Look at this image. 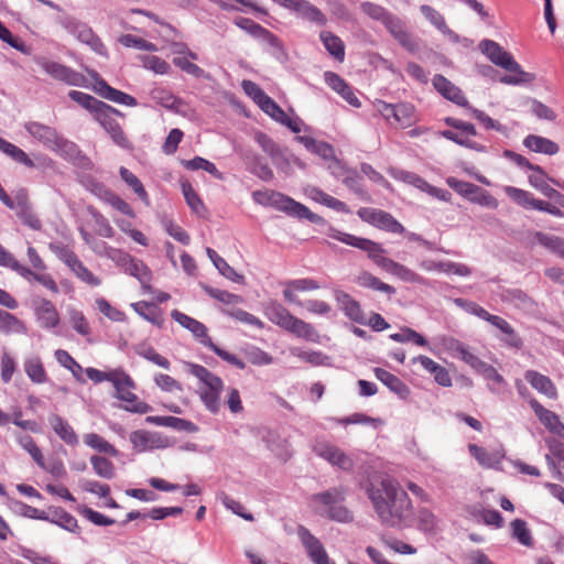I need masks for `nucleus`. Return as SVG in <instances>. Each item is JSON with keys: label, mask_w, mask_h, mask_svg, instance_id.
I'll use <instances>...</instances> for the list:
<instances>
[{"label": "nucleus", "mask_w": 564, "mask_h": 564, "mask_svg": "<svg viewBox=\"0 0 564 564\" xmlns=\"http://www.w3.org/2000/svg\"><path fill=\"white\" fill-rule=\"evenodd\" d=\"M0 332L4 334H24L26 332V327L17 316L7 311L0 310Z\"/></svg>", "instance_id": "obj_44"}, {"label": "nucleus", "mask_w": 564, "mask_h": 564, "mask_svg": "<svg viewBox=\"0 0 564 564\" xmlns=\"http://www.w3.org/2000/svg\"><path fill=\"white\" fill-rule=\"evenodd\" d=\"M145 422L149 424L166 426L176 431H184L187 433H196L198 431V426L193 422L176 416L151 415L147 416Z\"/></svg>", "instance_id": "obj_24"}, {"label": "nucleus", "mask_w": 564, "mask_h": 564, "mask_svg": "<svg viewBox=\"0 0 564 564\" xmlns=\"http://www.w3.org/2000/svg\"><path fill=\"white\" fill-rule=\"evenodd\" d=\"M119 172L121 178L133 189L139 198L145 203H149V195L141 181L131 171L123 166L120 167Z\"/></svg>", "instance_id": "obj_53"}, {"label": "nucleus", "mask_w": 564, "mask_h": 564, "mask_svg": "<svg viewBox=\"0 0 564 564\" xmlns=\"http://www.w3.org/2000/svg\"><path fill=\"white\" fill-rule=\"evenodd\" d=\"M84 443L99 453L108 454L112 457H117L119 455L118 449L97 433H88L84 435Z\"/></svg>", "instance_id": "obj_43"}, {"label": "nucleus", "mask_w": 564, "mask_h": 564, "mask_svg": "<svg viewBox=\"0 0 564 564\" xmlns=\"http://www.w3.org/2000/svg\"><path fill=\"white\" fill-rule=\"evenodd\" d=\"M69 98L82 106L83 108L90 110L94 116L98 111V109L101 108V105H104V101H100L93 97L91 95L78 91V90H70L68 94Z\"/></svg>", "instance_id": "obj_49"}, {"label": "nucleus", "mask_w": 564, "mask_h": 564, "mask_svg": "<svg viewBox=\"0 0 564 564\" xmlns=\"http://www.w3.org/2000/svg\"><path fill=\"white\" fill-rule=\"evenodd\" d=\"M551 455L545 456V460L550 468L556 470L557 478H562V473L556 469L553 457L560 462H564V444L557 440L551 438L546 441Z\"/></svg>", "instance_id": "obj_52"}, {"label": "nucleus", "mask_w": 564, "mask_h": 564, "mask_svg": "<svg viewBox=\"0 0 564 564\" xmlns=\"http://www.w3.org/2000/svg\"><path fill=\"white\" fill-rule=\"evenodd\" d=\"M361 12L369 19L382 23L391 13L387 8L371 1H362L360 3Z\"/></svg>", "instance_id": "obj_51"}, {"label": "nucleus", "mask_w": 564, "mask_h": 564, "mask_svg": "<svg viewBox=\"0 0 564 564\" xmlns=\"http://www.w3.org/2000/svg\"><path fill=\"white\" fill-rule=\"evenodd\" d=\"M96 305L100 313H102L110 321L118 323L126 321V314L122 311L113 307L106 299L98 297L96 300Z\"/></svg>", "instance_id": "obj_61"}, {"label": "nucleus", "mask_w": 564, "mask_h": 564, "mask_svg": "<svg viewBox=\"0 0 564 564\" xmlns=\"http://www.w3.org/2000/svg\"><path fill=\"white\" fill-rule=\"evenodd\" d=\"M479 47L481 52L497 66H500L511 73H522L521 66L514 61L512 55L497 42L484 40L480 42Z\"/></svg>", "instance_id": "obj_14"}, {"label": "nucleus", "mask_w": 564, "mask_h": 564, "mask_svg": "<svg viewBox=\"0 0 564 564\" xmlns=\"http://www.w3.org/2000/svg\"><path fill=\"white\" fill-rule=\"evenodd\" d=\"M313 451L317 456L343 470L349 471L354 468L352 458L334 444L325 441L316 442Z\"/></svg>", "instance_id": "obj_15"}, {"label": "nucleus", "mask_w": 564, "mask_h": 564, "mask_svg": "<svg viewBox=\"0 0 564 564\" xmlns=\"http://www.w3.org/2000/svg\"><path fill=\"white\" fill-rule=\"evenodd\" d=\"M131 307L145 321L161 327L163 325V316L161 310L153 303L140 301L131 304Z\"/></svg>", "instance_id": "obj_33"}, {"label": "nucleus", "mask_w": 564, "mask_h": 564, "mask_svg": "<svg viewBox=\"0 0 564 564\" xmlns=\"http://www.w3.org/2000/svg\"><path fill=\"white\" fill-rule=\"evenodd\" d=\"M119 43L126 47H134L141 51L155 52L158 50L154 43L132 34L121 35L119 37Z\"/></svg>", "instance_id": "obj_56"}, {"label": "nucleus", "mask_w": 564, "mask_h": 564, "mask_svg": "<svg viewBox=\"0 0 564 564\" xmlns=\"http://www.w3.org/2000/svg\"><path fill=\"white\" fill-rule=\"evenodd\" d=\"M171 317L178 323L182 327L186 328L192 335L205 347L215 352L224 361L235 366L238 369H245L246 364L234 354H230L217 345H215L212 338L208 336L207 327L199 321L177 311L171 312Z\"/></svg>", "instance_id": "obj_3"}, {"label": "nucleus", "mask_w": 564, "mask_h": 564, "mask_svg": "<svg viewBox=\"0 0 564 564\" xmlns=\"http://www.w3.org/2000/svg\"><path fill=\"white\" fill-rule=\"evenodd\" d=\"M415 520L417 522V528L425 532H433L437 527V519L435 514L427 508H420Z\"/></svg>", "instance_id": "obj_57"}, {"label": "nucleus", "mask_w": 564, "mask_h": 564, "mask_svg": "<svg viewBox=\"0 0 564 564\" xmlns=\"http://www.w3.org/2000/svg\"><path fill=\"white\" fill-rule=\"evenodd\" d=\"M433 86L443 97L456 105L463 107L468 105V101L462 90L443 75L437 74L434 76Z\"/></svg>", "instance_id": "obj_22"}, {"label": "nucleus", "mask_w": 564, "mask_h": 564, "mask_svg": "<svg viewBox=\"0 0 564 564\" xmlns=\"http://www.w3.org/2000/svg\"><path fill=\"white\" fill-rule=\"evenodd\" d=\"M335 300L339 306V308L345 313V315L359 324L366 323V316L358 301H356L350 294L337 290L334 293Z\"/></svg>", "instance_id": "obj_19"}, {"label": "nucleus", "mask_w": 564, "mask_h": 564, "mask_svg": "<svg viewBox=\"0 0 564 564\" xmlns=\"http://www.w3.org/2000/svg\"><path fill=\"white\" fill-rule=\"evenodd\" d=\"M24 128L34 139L52 151L64 150L68 145V141L50 126L30 121L24 124Z\"/></svg>", "instance_id": "obj_13"}, {"label": "nucleus", "mask_w": 564, "mask_h": 564, "mask_svg": "<svg viewBox=\"0 0 564 564\" xmlns=\"http://www.w3.org/2000/svg\"><path fill=\"white\" fill-rule=\"evenodd\" d=\"M420 267L425 271H437L446 274L468 276L471 273L469 267L452 261L423 260Z\"/></svg>", "instance_id": "obj_21"}, {"label": "nucleus", "mask_w": 564, "mask_h": 564, "mask_svg": "<svg viewBox=\"0 0 564 564\" xmlns=\"http://www.w3.org/2000/svg\"><path fill=\"white\" fill-rule=\"evenodd\" d=\"M356 282L360 286L380 291L387 294L395 293V289L393 286L382 282L379 278L375 276L373 274L367 271L360 272L356 279Z\"/></svg>", "instance_id": "obj_40"}, {"label": "nucleus", "mask_w": 564, "mask_h": 564, "mask_svg": "<svg viewBox=\"0 0 564 564\" xmlns=\"http://www.w3.org/2000/svg\"><path fill=\"white\" fill-rule=\"evenodd\" d=\"M35 314L41 325L45 328H54L59 323V315L54 304L41 299L35 307Z\"/></svg>", "instance_id": "obj_25"}, {"label": "nucleus", "mask_w": 564, "mask_h": 564, "mask_svg": "<svg viewBox=\"0 0 564 564\" xmlns=\"http://www.w3.org/2000/svg\"><path fill=\"white\" fill-rule=\"evenodd\" d=\"M373 108L389 124L401 129L409 128L417 121L415 107L410 102L389 104L376 99Z\"/></svg>", "instance_id": "obj_8"}, {"label": "nucleus", "mask_w": 564, "mask_h": 564, "mask_svg": "<svg viewBox=\"0 0 564 564\" xmlns=\"http://www.w3.org/2000/svg\"><path fill=\"white\" fill-rule=\"evenodd\" d=\"M51 250L63 261L69 270L82 282L89 286L96 288L101 284L100 278L95 275L77 257V254L66 246H50Z\"/></svg>", "instance_id": "obj_9"}, {"label": "nucleus", "mask_w": 564, "mask_h": 564, "mask_svg": "<svg viewBox=\"0 0 564 564\" xmlns=\"http://www.w3.org/2000/svg\"><path fill=\"white\" fill-rule=\"evenodd\" d=\"M387 31L391 34V36L398 41V43L403 46L409 52H416L419 48V44L416 40L412 36V34L408 31L404 22L393 14L392 12L388 15V18L382 22Z\"/></svg>", "instance_id": "obj_16"}, {"label": "nucleus", "mask_w": 564, "mask_h": 564, "mask_svg": "<svg viewBox=\"0 0 564 564\" xmlns=\"http://www.w3.org/2000/svg\"><path fill=\"white\" fill-rule=\"evenodd\" d=\"M357 215L362 221L368 223L380 230L398 235L405 232L404 226L386 210L361 207L357 210Z\"/></svg>", "instance_id": "obj_12"}, {"label": "nucleus", "mask_w": 564, "mask_h": 564, "mask_svg": "<svg viewBox=\"0 0 564 564\" xmlns=\"http://www.w3.org/2000/svg\"><path fill=\"white\" fill-rule=\"evenodd\" d=\"M43 68L48 75H51L56 80L63 82L70 86H87V78L83 74L65 65H62L56 62H45L43 64Z\"/></svg>", "instance_id": "obj_17"}, {"label": "nucleus", "mask_w": 564, "mask_h": 564, "mask_svg": "<svg viewBox=\"0 0 564 564\" xmlns=\"http://www.w3.org/2000/svg\"><path fill=\"white\" fill-rule=\"evenodd\" d=\"M366 492L380 522L389 528H410L415 522L414 507L398 480L383 477L369 481Z\"/></svg>", "instance_id": "obj_1"}, {"label": "nucleus", "mask_w": 564, "mask_h": 564, "mask_svg": "<svg viewBox=\"0 0 564 564\" xmlns=\"http://www.w3.org/2000/svg\"><path fill=\"white\" fill-rule=\"evenodd\" d=\"M327 236L345 245L351 246L354 248L367 252L368 258L371 259L376 265L381 268L383 271L398 276L402 281L411 283L424 282V279L416 272L386 257V250L379 242H376L368 238L357 237L355 235L344 232L335 228H329Z\"/></svg>", "instance_id": "obj_2"}, {"label": "nucleus", "mask_w": 564, "mask_h": 564, "mask_svg": "<svg viewBox=\"0 0 564 564\" xmlns=\"http://www.w3.org/2000/svg\"><path fill=\"white\" fill-rule=\"evenodd\" d=\"M248 361L254 366H265L273 362V357L259 347L251 346L245 349Z\"/></svg>", "instance_id": "obj_60"}, {"label": "nucleus", "mask_w": 564, "mask_h": 564, "mask_svg": "<svg viewBox=\"0 0 564 564\" xmlns=\"http://www.w3.org/2000/svg\"><path fill=\"white\" fill-rule=\"evenodd\" d=\"M445 123L457 129L459 132L444 130L441 132L443 138L478 152L485 151V147L482 144L473 140V138L477 135L476 128L473 123L453 117L445 118Z\"/></svg>", "instance_id": "obj_10"}, {"label": "nucleus", "mask_w": 564, "mask_h": 564, "mask_svg": "<svg viewBox=\"0 0 564 564\" xmlns=\"http://www.w3.org/2000/svg\"><path fill=\"white\" fill-rule=\"evenodd\" d=\"M204 291L213 299L225 303L227 305H237L241 304L243 302V299L241 295L230 293L225 290L215 289L208 285L204 286Z\"/></svg>", "instance_id": "obj_55"}, {"label": "nucleus", "mask_w": 564, "mask_h": 564, "mask_svg": "<svg viewBox=\"0 0 564 564\" xmlns=\"http://www.w3.org/2000/svg\"><path fill=\"white\" fill-rule=\"evenodd\" d=\"M299 535L313 563L322 560L325 555H327L321 541L314 536L306 528L300 527Z\"/></svg>", "instance_id": "obj_27"}, {"label": "nucleus", "mask_w": 564, "mask_h": 564, "mask_svg": "<svg viewBox=\"0 0 564 564\" xmlns=\"http://www.w3.org/2000/svg\"><path fill=\"white\" fill-rule=\"evenodd\" d=\"M206 253L221 275L232 282L243 283L245 276L230 267L214 249L206 248Z\"/></svg>", "instance_id": "obj_31"}, {"label": "nucleus", "mask_w": 564, "mask_h": 564, "mask_svg": "<svg viewBox=\"0 0 564 564\" xmlns=\"http://www.w3.org/2000/svg\"><path fill=\"white\" fill-rule=\"evenodd\" d=\"M529 404L540 422L551 431L560 420L558 415L544 408L535 398H530Z\"/></svg>", "instance_id": "obj_42"}, {"label": "nucleus", "mask_w": 564, "mask_h": 564, "mask_svg": "<svg viewBox=\"0 0 564 564\" xmlns=\"http://www.w3.org/2000/svg\"><path fill=\"white\" fill-rule=\"evenodd\" d=\"M112 384L116 390L115 397L122 401L121 408L124 411L137 414H147L152 411V406L134 393L135 382L127 372L120 370Z\"/></svg>", "instance_id": "obj_7"}, {"label": "nucleus", "mask_w": 564, "mask_h": 564, "mask_svg": "<svg viewBox=\"0 0 564 564\" xmlns=\"http://www.w3.org/2000/svg\"><path fill=\"white\" fill-rule=\"evenodd\" d=\"M373 371L376 378L387 386L392 392L402 399H406L410 395L409 387L395 375L382 368H375Z\"/></svg>", "instance_id": "obj_29"}, {"label": "nucleus", "mask_w": 564, "mask_h": 564, "mask_svg": "<svg viewBox=\"0 0 564 564\" xmlns=\"http://www.w3.org/2000/svg\"><path fill=\"white\" fill-rule=\"evenodd\" d=\"M0 151L28 167H34L33 160L19 147L0 137Z\"/></svg>", "instance_id": "obj_38"}, {"label": "nucleus", "mask_w": 564, "mask_h": 564, "mask_svg": "<svg viewBox=\"0 0 564 564\" xmlns=\"http://www.w3.org/2000/svg\"><path fill=\"white\" fill-rule=\"evenodd\" d=\"M191 375L200 382L199 398L205 408L216 414L220 410V393L224 390V381L218 376L210 372L206 367L197 364H186Z\"/></svg>", "instance_id": "obj_4"}, {"label": "nucleus", "mask_w": 564, "mask_h": 564, "mask_svg": "<svg viewBox=\"0 0 564 564\" xmlns=\"http://www.w3.org/2000/svg\"><path fill=\"white\" fill-rule=\"evenodd\" d=\"M512 535L525 546L532 545V536L525 521L516 519L511 522Z\"/></svg>", "instance_id": "obj_64"}, {"label": "nucleus", "mask_w": 564, "mask_h": 564, "mask_svg": "<svg viewBox=\"0 0 564 564\" xmlns=\"http://www.w3.org/2000/svg\"><path fill=\"white\" fill-rule=\"evenodd\" d=\"M524 379L530 386L539 393L544 394L549 399H557V389L554 382L545 375L540 373L536 370H527Z\"/></svg>", "instance_id": "obj_20"}, {"label": "nucleus", "mask_w": 564, "mask_h": 564, "mask_svg": "<svg viewBox=\"0 0 564 564\" xmlns=\"http://www.w3.org/2000/svg\"><path fill=\"white\" fill-rule=\"evenodd\" d=\"M90 464L94 471L101 478L112 479L116 475L113 463L104 456H91Z\"/></svg>", "instance_id": "obj_47"}, {"label": "nucleus", "mask_w": 564, "mask_h": 564, "mask_svg": "<svg viewBox=\"0 0 564 564\" xmlns=\"http://www.w3.org/2000/svg\"><path fill=\"white\" fill-rule=\"evenodd\" d=\"M187 56H177L173 58V64L182 69L183 72L194 76V77H202L204 75V70L196 64L192 63L191 59H197L198 56L196 53L188 51Z\"/></svg>", "instance_id": "obj_46"}, {"label": "nucleus", "mask_w": 564, "mask_h": 564, "mask_svg": "<svg viewBox=\"0 0 564 564\" xmlns=\"http://www.w3.org/2000/svg\"><path fill=\"white\" fill-rule=\"evenodd\" d=\"M54 355L57 362L62 367L68 369L78 382H85V379L83 377V367L70 356L68 351L64 349H57Z\"/></svg>", "instance_id": "obj_39"}, {"label": "nucleus", "mask_w": 564, "mask_h": 564, "mask_svg": "<svg viewBox=\"0 0 564 564\" xmlns=\"http://www.w3.org/2000/svg\"><path fill=\"white\" fill-rule=\"evenodd\" d=\"M299 535L313 563L322 560L325 555H327L321 541L314 536L306 528L300 527Z\"/></svg>", "instance_id": "obj_28"}, {"label": "nucleus", "mask_w": 564, "mask_h": 564, "mask_svg": "<svg viewBox=\"0 0 564 564\" xmlns=\"http://www.w3.org/2000/svg\"><path fill=\"white\" fill-rule=\"evenodd\" d=\"M19 445L26 451L39 467H44V456L30 435H20L17 438Z\"/></svg>", "instance_id": "obj_50"}, {"label": "nucleus", "mask_w": 564, "mask_h": 564, "mask_svg": "<svg viewBox=\"0 0 564 564\" xmlns=\"http://www.w3.org/2000/svg\"><path fill=\"white\" fill-rule=\"evenodd\" d=\"M341 174L337 176H341V182L352 192H355L359 197L365 200L369 199L368 193L364 189L361 185V176L358 174L356 170L352 169H341Z\"/></svg>", "instance_id": "obj_37"}, {"label": "nucleus", "mask_w": 564, "mask_h": 564, "mask_svg": "<svg viewBox=\"0 0 564 564\" xmlns=\"http://www.w3.org/2000/svg\"><path fill=\"white\" fill-rule=\"evenodd\" d=\"M468 200L489 209H496L499 205L498 199L495 196L478 185Z\"/></svg>", "instance_id": "obj_59"}, {"label": "nucleus", "mask_w": 564, "mask_h": 564, "mask_svg": "<svg viewBox=\"0 0 564 564\" xmlns=\"http://www.w3.org/2000/svg\"><path fill=\"white\" fill-rule=\"evenodd\" d=\"M346 492L344 487H335L313 495L312 500L330 509L332 506L345 501Z\"/></svg>", "instance_id": "obj_36"}, {"label": "nucleus", "mask_w": 564, "mask_h": 564, "mask_svg": "<svg viewBox=\"0 0 564 564\" xmlns=\"http://www.w3.org/2000/svg\"><path fill=\"white\" fill-rule=\"evenodd\" d=\"M412 364H419L421 367L433 376L434 381L444 388H448L452 386V377L449 371L440 365L438 362L434 361L432 358L420 355L414 358H412Z\"/></svg>", "instance_id": "obj_18"}, {"label": "nucleus", "mask_w": 564, "mask_h": 564, "mask_svg": "<svg viewBox=\"0 0 564 564\" xmlns=\"http://www.w3.org/2000/svg\"><path fill=\"white\" fill-rule=\"evenodd\" d=\"M390 338L397 343L413 341L422 347L429 345L427 340L421 334L411 328H404L401 333L391 334Z\"/></svg>", "instance_id": "obj_63"}, {"label": "nucleus", "mask_w": 564, "mask_h": 564, "mask_svg": "<svg viewBox=\"0 0 564 564\" xmlns=\"http://www.w3.org/2000/svg\"><path fill=\"white\" fill-rule=\"evenodd\" d=\"M78 39L89 45L96 53L107 55V48L101 40L90 30L84 29L79 32Z\"/></svg>", "instance_id": "obj_62"}, {"label": "nucleus", "mask_w": 564, "mask_h": 564, "mask_svg": "<svg viewBox=\"0 0 564 564\" xmlns=\"http://www.w3.org/2000/svg\"><path fill=\"white\" fill-rule=\"evenodd\" d=\"M126 270L140 281L145 292H152V288L150 285L151 272L143 261L130 258Z\"/></svg>", "instance_id": "obj_34"}, {"label": "nucleus", "mask_w": 564, "mask_h": 564, "mask_svg": "<svg viewBox=\"0 0 564 564\" xmlns=\"http://www.w3.org/2000/svg\"><path fill=\"white\" fill-rule=\"evenodd\" d=\"M264 315L269 321L297 337L313 340L316 336V332L311 324L292 315L282 304L275 301L265 306Z\"/></svg>", "instance_id": "obj_6"}, {"label": "nucleus", "mask_w": 564, "mask_h": 564, "mask_svg": "<svg viewBox=\"0 0 564 564\" xmlns=\"http://www.w3.org/2000/svg\"><path fill=\"white\" fill-rule=\"evenodd\" d=\"M319 39L327 52L338 62L345 59V44L343 40L329 31H322Z\"/></svg>", "instance_id": "obj_32"}, {"label": "nucleus", "mask_w": 564, "mask_h": 564, "mask_svg": "<svg viewBox=\"0 0 564 564\" xmlns=\"http://www.w3.org/2000/svg\"><path fill=\"white\" fill-rule=\"evenodd\" d=\"M253 200L264 207H273L290 216L301 219L314 221L317 216L312 213L305 205L294 200L280 192L273 189L256 191L252 193Z\"/></svg>", "instance_id": "obj_5"}, {"label": "nucleus", "mask_w": 564, "mask_h": 564, "mask_svg": "<svg viewBox=\"0 0 564 564\" xmlns=\"http://www.w3.org/2000/svg\"><path fill=\"white\" fill-rule=\"evenodd\" d=\"M182 165L189 171L204 170L217 180L224 178L223 173L218 171L216 165L202 156H195L192 160H183Z\"/></svg>", "instance_id": "obj_45"}, {"label": "nucleus", "mask_w": 564, "mask_h": 564, "mask_svg": "<svg viewBox=\"0 0 564 564\" xmlns=\"http://www.w3.org/2000/svg\"><path fill=\"white\" fill-rule=\"evenodd\" d=\"M182 193L189 208L197 215L205 212V206L192 184L184 180L181 182Z\"/></svg>", "instance_id": "obj_48"}, {"label": "nucleus", "mask_w": 564, "mask_h": 564, "mask_svg": "<svg viewBox=\"0 0 564 564\" xmlns=\"http://www.w3.org/2000/svg\"><path fill=\"white\" fill-rule=\"evenodd\" d=\"M116 116H122V113L105 102L101 105V108L98 109L94 118L109 133L116 144L121 148L129 149L130 141L124 134L119 122L116 120Z\"/></svg>", "instance_id": "obj_11"}, {"label": "nucleus", "mask_w": 564, "mask_h": 564, "mask_svg": "<svg viewBox=\"0 0 564 564\" xmlns=\"http://www.w3.org/2000/svg\"><path fill=\"white\" fill-rule=\"evenodd\" d=\"M26 376L33 383L42 384L47 381V373L40 357H31L24 361Z\"/></svg>", "instance_id": "obj_35"}, {"label": "nucleus", "mask_w": 564, "mask_h": 564, "mask_svg": "<svg viewBox=\"0 0 564 564\" xmlns=\"http://www.w3.org/2000/svg\"><path fill=\"white\" fill-rule=\"evenodd\" d=\"M236 24L246 30L247 32H249L250 34L257 36V37H262L267 41H269L270 43H275L278 41L276 36L271 33L269 30L264 29L263 26H261L259 23L254 22L253 20L251 19H248V18H239L237 21H236Z\"/></svg>", "instance_id": "obj_41"}, {"label": "nucleus", "mask_w": 564, "mask_h": 564, "mask_svg": "<svg viewBox=\"0 0 564 564\" xmlns=\"http://www.w3.org/2000/svg\"><path fill=\"white\" fill-rule=\"evenodd\" d=\"M68 313L72 327L83 336L90 335L91 328L84 313L77 308H70Z\"/></svg>", "instance_id": "obj_58"}, {"label": "nucleus", "mask_w": 564, "mask_h": 564, "mask_svg": "<svg viewBox=\"0 0 564 564\" xmlns=\"http://www.w3.org/2000/svg\"><path fill=\"white\" fill-rule=\"evenodd\" d=\"M95 90L99 96L110 101L129 107H135L138 105L133 96L109 86L104 79L96 83Z\"/></svg>", "instance_id": "obj_23"}, {"label": "nucleus", "mask_w": 564, "mask_h": 564, "mask_svg": "<svg viewBox=\"0 0 564 564\" xmlns=\"http://www.w3.org/2000/svg\"><path fill=\"white\" fill-rule=\"evenodd\" d=\"M297 13L305 19L315 22L319 25H324L327 22L325 14L311 2L303 0L297 9Z\"/></svg>", "instance_id": "obj_54"}, {"label": "nucleus", "mask_w": 564, "mask_h": 564, "mask_svg": "<svg viewBox=\"0 0 564 564\" xmlns=\"http://www.w3.org/2000/svg\"><path fill=\"white\" fill-rule=\"evenodd\" d=\"M50 425L58 437L67 445L75 446L78 444V436L72 425L58 414H53L48 419Z\"/></svg>", "instance_id": "obj_26"}, {"label": "nucleus", "mask_w": 564, "mask_h": 564, "mask_svg": "<svg viewBox=\"0 0 564 564\" xmlns=\"http://www.w3.org/2000/svg\"><path fill=\"white\" fill-rule=\"evenodd\" d=\"M523 144L529 150L543 153L546 155H554L560 151V147L554 141L536 134H529L524 138Z\"/></svg>", "instance_id": "obj_30"}]
</instances>
